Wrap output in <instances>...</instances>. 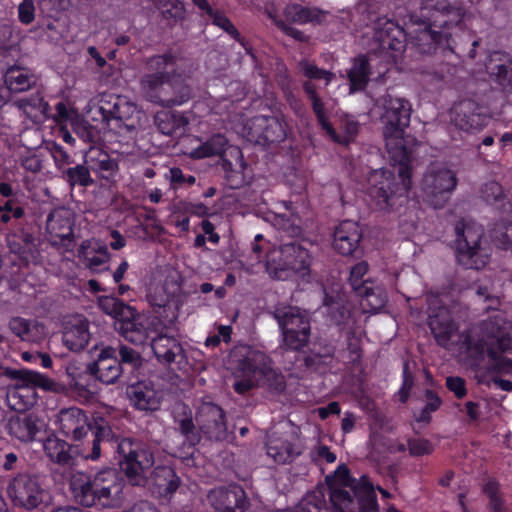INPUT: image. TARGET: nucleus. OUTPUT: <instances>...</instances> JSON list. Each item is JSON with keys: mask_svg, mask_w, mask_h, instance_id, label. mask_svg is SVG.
Returning <instances> with one entry per match:
<instances>
[{"mask_svg": "<svg viewBox=\"0 0 512 512\" xmlns=\"http://www.w3.org/2000/svg\"><path fill=\"white\" fill-rule=\"evenodd\" d=\"M412 106L404 98L390 97L385 104L381 117L386 150L393 166H399L398 177L388 170L375 172V183L369 188V195L375 207L381 211H390L401 206L408 198L412 185L411 156L414 153L416 139L405 136L410 124Z\"/></svg>", "mask_w": 512, "mask_h": 512, "instance_id": "f257e3e1", "label": "nucleus"}, {"mask_svg": "<svg viewBox=\"0 0 512 512\" xmlns=\"http://www.w3.org/2000/svg\"><path fill=\"white\" fill-rule=\"evenodd\" d=\"M453 8L449 0H422L418 16H412L418 25L413 43L421 54L441 53L467 56L475 59L479 40L464 29L459 13L451 19Z\"/></svg>", "mask_w": 512, "mask_h": 512, "instance_id": "f03ea898", "label": "nucleus"}, {"mask_svg": "<svg viewBox=\"0 0 512 512\" xmlns=\"http://www.w3.org/2000/svg\"><path fill=\"white\" fill-rule=\"evenodd\" d=\"M125 479L112 467L94 473L78 472L70 480L76 503L87 508H120L124 502Z\"/></svg>", "mask_w": 512, "mask_h": 512, "instance_id": "7ed1b4c3", "label": "nucleus"}, {"mask_svg": "<svg viewBox=\"0 0 512 512\" xmlns=\"http://www.w3.org/2000/svg\"><path fill=\"white\" fill-rule=\"evenodd\" d=\"M58 422L63 435L74 441H83L80 454L85 460H99L102 445L115 438V432L104 418L89 422L86 413L78 407L62 409Z\"/></svg>", "mask_w": 512, "mask_h": 512, "instance_id": "20e7f679", "label": "nucleus"}, {"mask_svg": "<svg viewBox=\"0 0 512 512\" xmlns=\"http://www.w3.org/2000/svg\"><path fill=\"white\" fill-rule=\"evenodd\" d=\"M6 491L13 505L26 511L43 509L52 501L45 477L36 473H17L8 482Z\"/></svg>", "mask_w": 512, "mask_h": 512, "instance_id": "39448f33", "label": "nucleus"}, {"mask_svg": "<svg viewBox=\"0 0 512 512\" xmlns=\"http://www.w3.org/2000/svg\"><path fill=\"white\" fill-rule=\"evenodd\" d=\"M105 444L113 446L118 456L120 469L129 480L135 481L136 484L146 477V473L155 463L152 448L142 441L119 437L115 434V438Z\"/></svg>", "mask_w": 512, "mask_h": 512, "instance_id": "423d86ee", "label": "nucleus"}, {"mask_svg": "<svg viewBox=\"0 0 512 512\" xmlns=\"http://www.w3.org/2000/svg\"><path fill=\"white\" fill-rule=\"evenodd\" d=\"M140 89L143 97L150 103L172 108L183 105L192 98L190 85L179 79H164L156 75L141 76Z\"/></svg>", "mask_w": 512, "mask_h": 512, "instance_id": "0eeeda50", "label": "nucleus"}, {"mask_svg": "<svg viewBox=\"0 0 512 512\" xmlns=\"http://www.w3.org/2000/svg\"><path fill=\"white\" fill-rule=\"evenodd\" d=\"M455 250L457 262L466 269L479 270L486 266L490 254L481 242L484 230L481 226L466 223L463 219L455 225Z\"/></svg>", "mask_w": 512, "mask_h": 512, "instance_id": "6e6552de", "label": "nucleus"}, {"mask_svg": "<svg viewBox=\"0 0 512 512\" xmlns=\"http://www.w3.org/2000/svg\"><path fill=\"white\" fill-rule=\"evenodd\" d=\"M272 315L281 332V347L286 351H302L311 336L308 315L293 306L276 307Z\"/></svg>", "mask_w": 512, "mask_h": 512, "instance_id": "1a4fd4ad", "label": "nucleus"}, {"mask_svg": "<svg viewBox=\"0 0 512 512\" xmlns=\"http://www.w3.org/2000/svg\"><path fill=\"white\" fill-rule=\"evenodd\" d=\"M75 217L70 209L58 207L46 219V237L51 246L70 251L75 245Z\"/></svg>", "mask_w": 512, "mask_h": 512, "instance_id": "9d476101", "label": "nucleus"}, {"mask_svg": "<svg viewBox=\"0 0 512 512\" xmlns=\"http://www.w3.org/2000/svg\"><path fill=\"white\" fill-rule=\"evenodd\" d=\"M457 177L448 168H432L422 179V189L434 208H442L456 188Z\"/></svg>", "mask_w": 512, "mask_h": 512, "instance_id": "9b49d317", "label": "nucleus"}, {"mask_svg": "<svg viewBox=\"0 0 512 512\" xmlns=\"http://www.w3.org/2000/svg\"><path fill=\"white\" fill-rule=\"evenodd\" d=\"M276 254L278 256L273 268L275 278L283 279V273L288 271L301 274L309 271L311 265L310 253L296 240L281 244Z\"/></svg>", "mask_w": 512, "mask_h": 512, "instance_id": "f8f14e48", "label": "nucleus"}, {"mask_svg": "<svg viewBox=\"0 0 512 512\" xmlns=\"http://www.w3.org/2000/svg\"><path fill=\"white\" fill-rule=\"evenodd\" d=\"M95 350L94 360L88 363V372L93 379L105 385L123 384L122 369L116 359L114 346L101 344L95 346Z\"/></svg>", "mask_w": 512, "mask_h": 512, "instance_id": "ddd939ff", "label": "nucleus"}, {"mask_svg": "<svg viewBox=\"0 0 512 512\" xmlns=\"http://www.w3.org/2000/svg\"><path fill=\"white\" fill-rule=\"evenodd\" d=\"M287 125L278 116L258 115L251 120L250 134L256 143L266 146L281 143L287 137Z\"/></svg>", "mask_w": 512, "mask_h": 512, "instance_id": "4468645a", "label": "nucleus"}, {"mask_svg": "<svg viewBox=\"0 0 512 512\" xmlns=\"http://www.w3.org/2000/svg\"><path fill=\"white\" fill-rule=\"evenodd\" d=\"M130 405L139 411L154 412L160 408L162 394L151 380L125 383Z\"/></svg>", "mask_w": 512, "mask_h": 512, "instance_id": "2eb2a0df", "label": "nucleus"}, {"mask_svg": "<svg viewBox=\"0 0 512 512\" xmlns=\"http://www.w3.org/2000/svg\"><path fill=\"white\" fill-rule=\"evenodd\" d=\"M208 499L219 512H245L249 504L245 490L237 484L212 489Z\"/></svg>", "mask_w": 512, "mask_h": 512, "instance_id": "dca6fc26", "label": "nucleus"}, {"mask_svg": "<svg viewBox=\"0 0 512 512\" xmlns=\"http://www.w3.org/2000/svg\"><path fill=\"white\" fill-rule=\"evenodd\" d=\"M196 422L209 440L222 441L226 438V416L220 406L213 403L203 405L197 413Z\"/></svg>", "mask_w": 512, "mask_h": 512, "instance_id": "f3484780", "label": "nucleus"}, {"mask_svg": "<svg viewBox=\"0 0 512 512\" xmlns=\"http://www.w3.org/2000/svg\"><path fill=\"white\" fill-rule=\"evenodd\" d=\"M406 36L404 28L394 19L381 16L374 22V39L383 50L403 51Z\"/></svg>", "mask_w": 512, "mask_h": 512, "instance_id": "a211bd4d", "label": "nucleus"}, {"mask_svg": "<svg viewBox=\"0 0 512 512\" xmlns=\"http://www.w3.org/2000/svg\"><path fill=\"white\" fill-rule=\"evenodd\" d=\"M454 121L460 129L465 131L480 130L487 126L490 117L485 108L471 99H466L452 108Z\"/></svg>", "mask_w": 512, "mask_h": 512, "instance_id": "6ab92c4d", "label": "nucleus"}, {"mask_svg": "<svg viewBox=\"0 0 512 512\" xmlns=\"http://www.w3.org/2000/svg\"><path fill=\"white\" fill-rule=\"evenodd\" d=\"M150 345L156 359L164 364H177L180 367L186 364L187 357L180 342L175 338L165 334L155 332V337L150 340Z\"/></svg>", "mask_w": 512, "mask_h": 512, "instance_id": "aec40b11", "label": "nucleus"}, {"mask_svg": "<svg viewBox=\"0 0 512 512\" xmlns=\"http://www.w3.org/2000/svg\"><path fill=\"white\" fill-rule=\"evenodd\" d=\"M162 323L157 317L140 314L132 322H126L120 335L135 345H144L155 337V332L160 331Z\"/></svg>", "mask_w": 512, "mask_h": 512, "instance_id": "412c9836", "label": "nucleus"}, {"mask_svg": "<svg viewBox=\"0 0 512 512\" xmlns=\"http://www.w3.org/2000/svg\"><path fill=\"white\" fill-rule=\"evenodd\" d=\"M235 357H237L235 369L242 377L263 376L269 370V358L262 351L245 347L236 353Z\"/></svg>", "mask_w": 512, "mask_h": 512, "instance_id": "4be33fe9", "label": "nucleus"}, {"mask_svg": "<svg viewBox=\"0 0 512 512\" xmlns=\"http://www.w3.org/2000/svg\"><path fill=\"white\" fill-rule=\"evenodd\" d=\"M362 232L357 222L344 220L339 223L333 233V248L343 256L353 255L359 248Z\"/></svg>", "mask_w": 512, "mask_h": 512, "instance_id": "5701e85b", "label": "nucleus"}, {"mask_svg": "<svg viewBox=\"0 0 512 512\" xmlns=\"http://www.w3.org/2000/svg\"><path fill=\"white\" fill-rule=\"evenodd\" d=\"M323 307L329 320L335 324L340 331L355 328L356 318L340 295H330L325 292Z\"/></svg>", "mask_w": 512, "mask_h": 512, "instance_id": "b1692460", "label": "nucleus"}, {"mask_svg": "<svg viewBox=\"0 0 512 512\" xmlns=\"http://www.w3.org/2000/svg\"><path fill=\"white\" fill-rule=\"evenodd\" d=\"M487 72L503 92L512 94V57L505 52H494L486 66Z\"/></svg>", "mask_w": 512, "mask_h": 512, "instance_id": "393cba45", "label": "nucleus"}, {"mask_svg": "<svg viewBox=\"0 0 512 512\" xmlns=\"http://www.w3.org/2000/svg\"><path fill=\"white\" fill-rule=\"evenodd\" d=\"M0 199V224L8 225L12 221L21 220L26 214L28 205L27 196L19 189L11 185V195L1 196Z\"/></svg>", "mask_w": 512, "mask_h": 512, "instance_id": "a878e982", "label": "nucleus"}, {"mask_svg": "<svg viewBox=\"0 0 512 512\" xmlns=\"http://www.w3.org/2000/svg\"><path fill=\"white\" fill-rule=\"evenodd\" d=\"M116 359L122 369L123 383H129L136 379L143 369V357L141 353L125 344L114 346Z\"/></svg>", "mask_w": 512, "mask_h": 512, "instance_id": "bb28decb", "label": "nucleus"}, {"mask_svg": "<svg viewBox=\"0 0 512 512\" xmlns=\"http://www.w3.org/2000/svg\"><path fill=\"white\" fill-rule=\"evenodd\" d=\"M9 434L20 442L29 443L37 439L42 424L34 414H23L12 417L8 424Z\"/></svg>", "mask_w": 512, "mask_h": 512, "instance_id": "cd10ccee", "label": "nucleus"}, {"mask_svg": "<svg viewBox=\"0 0 512 512\" xmlns=\"http://www.w3.org/2000/svg\"><path fill=\"white\" fill-rule=\"evenodd\" d=\"M0 376H7L12 379H18L24 385L32 388H40L44 391H56L57 383L40 372L22 369L15 370L8 367H0Z\"/></svg>", "mask_w": 512, "mask_h": 512, "instance_id": "c85d7f7f", "label": "nucleus"}, {"mask_svg": "<svg viewBox=\"0 0 512 512\" xmlns=\"http://www.w3.org/2000/svg\"><path fill=\"white\" fill-rule=\"evenodd\" d=\"M43 448L46 456L60 466L72 467L76 462L74 447L56 436L47 437Z\"/></svg>", "mask_w": 512, "mask_h": 512, "instance_id": "c756f323", "label": "nucleus"}, {"mask_svg": "<svg viewBox=\"0 0 512 512\" xmlns=\"http://www.w3.org/2000/svg\"><path fill=\"white\" fill-rule=\"evenodd\" d=\"M487 355L492 362V370L496 376L494 384L502 391H512V359L500 355L494 347H488Z\"/></svg>", "mask_w": 512, "mask_h": 512, "instance_id": "7c9ffc66", "label": "nucleus"}, {"mask_svg": "<svg viewBox=\"0 0 512 512\" xmlns=\"http://www.w3.org/2000/svg\"><path fill=\"white\" fill-rule=\"evenodd\" d=\"M428 326L436 340V343L443 348H447L449 346L452 335L457 330L456 323L446 312H440L429 316Z\"/></svg>", "mask_w": 512, "mask_h": 512, "instance_id": "2f4dec72", "label": "nucleus"}, {"mask_svg": "<svg viewBox=\"0 0 512 512\" xmlns=\"http://www.w3.org/2000/svg\"><path fill=\"white\" fill-rule=\"evenodd\" d=\"M3 81L10 92L21 93L36 84V76L25 67L13 65L5 71Z\"/></svg>", "mask_w": 512, "mask_h": 512, "instance_id": "473e14b6", "label": "nucleus"}, {"mask_svg": "<svg viewBox=\"0 0 512 512\" xmlns=\"http://www.w3.org/2000/svg\"><path fill=\"white\" fill-rule=\"evenodd\" d=\"M364 311L376 313L387 303V293L382 285L367 281L366 286L356 293Z\"/></svg>", "mask_w": 512, "mask_h": 512, "instance_id": "72a5a7b5", "label": "nucleus"}, {"mask_svg": "<svg viewBox=\"0 0 512 512\" xmlns=\"http://www.w3.org/2000/svg\"><path fill=\"white\" fill-rule=\"evenodd\" d=\"M157 129L164 135H182L189 124L186 115L176 111L157 112L154 117Z\"/></svg>", "mask_w": 512, "mask_h": 512, "instance_id": "f704fd0d", "label": "nucleus"}, {"mask_svg": "<svg viewBox=\"0 0 512 512\" xmlns=\"http://www.w3.org/2000/svg\"><path fill=\"white\" fill-rule=\"evenodd\" d=\"M371 76V65L366 55L360 54L353 58L352 66L347 71L351 92L366 89Z\"/></svg>", "mask_w": 512, "mask_h": 512, "instance_id": "c9c22d12", "label": "nucleus"}, {"mask_svg": "<svg viewBox=\"0 0 512 512\" xmlns=\"http://www.w3.org/2000/svg\"><path fill=\"white\" fill-rule=\"evenodd\" d=\"M99 109L103 118L107 121L111 119L124 120L132 113L133 106L126 97L107 95L102 97Z\"/></svg>", "mask_w": 512, "mask_h": 512, "instance_id": "e433bc0d", "label": "nucleus"}, {"mask_svg": "<svg viewBox=\"0 0 512 512\" xmlns=\"http://www.w3.org/2000/svg\"><path fill=\"white\" fill-rule=\"evenodd\" d=\"M177 56L170 52L149 57L146 61L148 75L160 76L164 79H176Z\"/></svg>", "mask_w": 512, "mask_h": 512, "instance_id": "4c0bfd02", "label": "nucleus"}, {"mask_svg": "<svg viewBox=\"0 0 512 512\" xmlns=\"http://www.w3.org/2000/svg\"><path fill=\"white\" fill-rule=\"evenodd\" d=\"M283 14L286 20L304 25L307 23L320 24L323 21L324 11L317 7H307L298 3L285 6Z\"/></svg>", "mask_w": 512, "mask_h": 512, "instance_id": "58836bf2", "label": "nucleus"}, {"mask_svg": "<svg viewBox=\"0 0 512 512\" xmlns=\"http://www.w3.org/2000/svg\"><path fill=\"white\" fill-rule=\"evenodd\" d=\"M355 500L360 512H378L379 504L373 484L367 477L362 476L356 486L353 487Z\"/></svg>", "mask_w": 512, "mask_h": 512, "instance_id": "ea45409f", "label": "nucleus"}, {"mask_svg": "<svg viewBox=\"0 0 512 512\" xmlns=\"http://www.w3.org/2000/svg\"><path fill=\"white\" fill-rule=\"evenodd\" d=\"M90 336L88 324L80 323L64 331L63 343L69 350L79 352L88 345Z\"/></svg>", "mask_w": 512, "mask_h": 512, "instance_id": "a19ab883", "label": "nucleus"}, {"mask_svg": "<svg viewBox=\"0 0 512 512\" xmlns=\"http://www.w3.org/2000/svg\"><path fill=\"white\" fill-rule=\"evenodd\" d=\"M153 479L159 492L168 496L176 492L179 487L180 479L170 466H157L153 470Z\"/></svg>", "mask_w": 512, "mask_h": 512, "instance_id": "79ce46f5", "label": "nucleus"}, {"mask_svg": "<svg viewBox=\"0 0 512 512\" xmlns=\"http://www.w3.org/2000/svg\"><path fill=\"white\" fill-rule=\"evenodd\" d=\"M67 376V383L72 390L77 392L79 395L91 394L90 389V378H93L90 372H88V365L84 370L77 367L75 364H68L65 368Z\"/></svg>", "mask_w": 512, "mask_h": 512, "instance_id": "37998d69", "label": "nucleus"}, {"mask_svg": "<svg viewBox=\"0 0 512 512\" xmlns=\"http://www.w3.org/2000/svg\"><path fill=\"white\" fill-rule=\"evenodd\" d=\"M60 177L67 182L71 188L75 186L89 187L94 184L87 164H77L73 167L67 166L60 172Z\"/></svg>", "mask_w": 512, "mask_h": 512, "instance_id": "c03bdc74", "label": "nucleus"}, {"mask_svg": "<svg viewBox=\"0 0 512 512\" xmlns=\"http://www.w3.org/2000/svg\"><path fill=\"white\" fill-rule=\"evenodd\" d=\"M36 241L35 234L26 230L7 236V245L10 251L20 256L32 253L36 249Z\"/></svg>", "mask_w": 512, "mask_h": 512, "instance_id": "a18cd8bd", "label": "nucleus"}, {"mask_svg": "<svg viewBox=\"0 0 512 512\" xmlns=\"http://www.w3.org/2000/svg\"><path fill=\"white\" fill-rule=\"evenodd\" d=\"M227 142V138L223 134H214L206 142L195 148L191 152V157L202 159L222 155L226 150Z\"/></svg>", "mask_w": 512, "mask_h": 512, "instance_id": "49530a36", "label": "nucleus"}, {"mask_svg": "<svg viewBox=\"0 0 512 512\" xmlns=\"http://www.w3.org/2000/svg\"><path fill=\"white\" fill-rule=\"evenodd\" d=\"M174 421L177 424L180 432L188 440H196L195 424L193 421L192 410L184 403L176 405L173 411Z\"/></svg>", "mask_w": 512, "mask_h": 512, "instance_id": "de8ad7c7", "label": "nucleus"}, {"mask_svg": "<svg viewBox=\"0 0 512 512\" xmlns=\"http://www.w3.org/2000/svg\"><path fill=\"white\" fill-rule=\"evenodd\" d=\"M85 164L89 166L90 170L109 175H112L118 169L116 161L101 150H94L86 155Z\"/></svg>", "mask_w": 512, "mask_h": 512, "instance_id": "09e8293b", "label": "nucleus"}, {"mask_svg": "<svg viewBox=\"0 0 512 512\" xmlns=\"http://www.w3.org/2000/svg\"><path fill=\"white\" fill-rule=\"evenodd\" d=\"M359 130L360 125L358 121L347 120L341 128V133H338L333 126L331 132L326 130L325 133L334 143L348 147L356 140Z\"/></svg>", "mask_w": 512, "mask_h": 512, "instance_id": "8fccbe9b", "label": "nucleus"}, {"mask_svg": "<svg viewBox=\"0 0 512 512\" xmlns=\"http://www.w3.org/2000/svg\"><path fill=\"white\" fill-rule=\"evenodd\" d=\"M483 493L488 497V512H512L505 505V500L500 492V484L495 479H488L483 486Z\"/></svg>", "mask_w": 512, "mask_h": 512, "instance_id": "3c124183", "label": "nucleus"}, {"mask_svg": "<svg viewBox=\"0 0 512 512\" xmlns=\"http://www.w3.org/2000/svg\"><path fill=\"white\" fill-rule=\"evenodd\" d=\"M467 362L471 367H478L485 358L486 343L483 339H475L470 334L464 337Z\"/></svg>", "mask_w": 512, "mask_h": 512, "instance_id": "603ef678", "label": "nucleus"}, {"mask_svg": "<svg viewBox=\"0 0 512 512\" xmlns=\"http://www.w3.org/2000/svg\"><path fill=\"white\" fill-rule=\"evenodd\" d=\"M267 455L278 464H284L293 458V444L287 440L271 439L266 444Z\"/></svg>", "mask_w": 512, "mask_h": 512, "instance_id": "864d4df0", "label": "nucleus"}, {"mask_svg": "<svg viewBox=\"0 0 512 512\" xmlns=\"http://www.w3.org/2000/svg\"><path fill=\"white\" fill-rule=\"evenodd\" d=\"M10 331L23 341H35L37 322L20 316L12 317L9 320Z\"/></svg>", "mask_w": 512, "mask_h": 512, "instance_id": "5fc2aeb1", "label": "nucleus"}, {"mask_svg": "<svg viewBox=\"0 0 512 512\" xmlns=\"http://www.w3.org/2000/svg\"><path fill=\"white\" fill-rule=\"evenodd\" d=\"M17 105L27 114L39 112L44 117L46 114H51V106L44 100L40 90H36V92L30 96L20 98L17 101Z\"/></svg>", "mask_w": 512, "mask_h": 512, "instance_id": "6e6d98bb", "label": "nucleus"}, {"mask_svg": "<svg viewBox=\"0 0 512 512\" xmlns=\"http://www.w3.org/2000/svg\"><path fill=\"white\" fill-rule=\"evenodd\" d=\"M328 490L330 503L336 512L354 510L355 496L353 492L351 493L341 487L330 488Z\"/></svg>", "mask_w": 512, "mask_h": 512, "instance_id": "4d7b16f0", "label": "nucleus"}, {"mask_svg": "<svg viewBox=\"0 0 512 512\" xmlns=\"http://www.w3.org/2000/svg\"><path fill=\"white\" fill-rule=\"evenodd\" d=\"M426 404L418 414H415V420L418 423L429 424L432 420V413L438 411L443 403L441 397L432 389L424 391Z\"/></svg>", "mask_w": 512, "mask_h": 512, "instance_id": "13d9d810", "label": "nucleus"}, {"mask_svg": "<svg viewBox=\"0 0 512 512\" xmlns=\"http://www.w3.org/2000/svg\"><path fill=\"white\" fill-rule=\"evenodd\" d=\"M346 351L345 363L352 367H358L361 364L363 350L361 347V338L356 335L355 328L346 331Z\"/></svg>", "mask_w": 512, "mask_h": 512, "instance_id": "bf43d9fd", "label": "nucleus"}, {"mask_svg": "<svg viewBox=\"0 0 512 512\" xmlns=\"http://www.w3.org/2000/svg\"><path fill=\"white\" fill-rule=\"evenodd\" d=\"M328 489L330 488H350L353 491V487L356 486V479L350 474V470L345 464L339 465L333 474L327 475L325 478Z\"/></svg>", "mask_w": 512, "mask_h": 512, "instance_id": "052dcab7", "label": "nucleus"}, {"mask_svg": "<svg viewBox=\"0 0 512 512\" xmlns=\"http://www.w3.org/2000/svg\"><path fill=\"white\" fill-rule=\"evenodd\" d=\"M491 237L499 248L510 250L512 248V222L503 220L496 223Z\"/></svg>", "mask_w": 512, "mask_h": 512, "instance_id": "680f3d73", "label": "nucleus"}, {"mask_svg": "<svg viewBox=\"0 0 512 512\" xmlns=\"http://www.w3.org/2000/svg\"><path fill=\"white\" fill-rule=\"evenodd\" d=\"M507 324L504 317L500 315L490 316L481 323V332L488 339H495L508 332Z\"/></svg>", "mask_w": 512, "mask_h": 512, "instance_id": "e2e57ef3", "label": "nucleus"}, {"mask_svg": "<svg viewBox=\"0 0 512 512\" xmlns=\"http://www.w3.org/2000/svg\"><path fill=\"white\" fill-rule=\"evenodd\" d=\"M213 25L221 28L227 34H229L235 41L239 42L242 46L245 47L247 53L251 54L250 49L245 46L244 38L241 36L238 29L234 26L231 20L225 16L224 14L216 11L214 15L211 16Z\"/></svg>", "mask_w": 512, "mask_h": 512, "instance_id": "0e129e2a", "label": "nucleus"}, {"mask_svg": "<svg viewBox=\"0 0 512 512\" xmlns=\"http://www.w3.org/2000/svg\"><path fill=\"white\" fill-rule=\"evenodd\" d=\"M77 113L74 108H68L64 101H58L54 107L51 106V114L45 118H51L58 125H66L74 120Z\"/></svg>", "mask_w": 512, "mask_h": 512, "instance_id": "69168bd1", "label": "nucleus"}, {"mask_svg": "<svg viewBox=\"0 0 512 512\" xmlns=\"http://www.w3.org/2000/svg\"><path fill=\"white\" fill-rule=\"evenodd\" d=\"M368 270L369 265L366 261L358 262L351 267L348 281L355 294L366 286L367 281H371L370 279H363Z\"/></svg>", "mask_w": 512, "mask_h": 512, "instance_id": "338daca9", "label": "nucleus"}, {"mask_svg": "<svg viewBox=\"0 0 512 512\" xmlns=\"http://www.w3.org/2000/svg\"><path fill=\"white\" fill-rule=\"evenodd\" d=\"M312 111L315 115L318 125L325 132L326 130L332 131V123L329 120V112L326 103L321 97L310 101Z\"/></svg>", "mask_w": 512, "mask_h": 512, "instance_id": "774afa93", "label": "nucleus"}]
</instances>
